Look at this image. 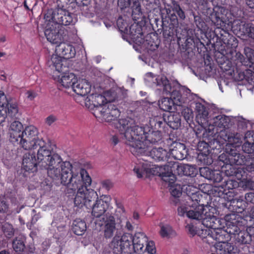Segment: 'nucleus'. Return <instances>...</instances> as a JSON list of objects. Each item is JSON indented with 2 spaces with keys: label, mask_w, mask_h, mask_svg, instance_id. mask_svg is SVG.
<instances>
[{
  "label": "nucleus",
  "mask_w": 254,
  "mask_h": 254,
  "mask_svg": "<svg viewBox=\"0 0 254 254\" xmlns=\"http://www.w3.org/2000/svg\"><path fill=\"white\" fill-rule=\"evenodd\" d=\"M62 171H50V175L54 181H60L61 184L66 186L68 193L71 190H77L74 203L76 206L81 208L91 207V202L97 198V192L87 187L91 184V179L85 169L75 168L69 161H65L61 166Z\"/></svg>",
  "instance_id": "nucleus-1"
},
{
  "label": "nucleus",
  "mask_w": 254,
  "mask_h": 254,
  "mask_svg": "<svg viewBox=\"0 0 254 254\" xmlns=\"http://www.w3.org/2000/svg\"><path fill=\"white\" fill-rule=\"evenodd\" d=\"M211 211L203 214L200 211H193L189 210L188 211V216L190 219L197 220H201L202 224L206 229H202V234L204 235L203 238L206 241L212 244V240L217 242L215 245L217 252L220 254H236L238 252L237 247L230 243L225 242L229 236L223 230L224 227V220L217 218L214 216V211L216 210L214 208L211 207Z\"/></svg>",
  "instance_id": "nucleus-2"
},
{
  "label": "nucleus",
  "mask_w": 254,
  "mask_h": 254,
  "mask_svg": "<svg viewBox=\"0 0 254 254\" xmlns=\"http://www.w3.org/2000/svg\"><path fill=\"white\" fill-rule=\"evenodd\" d=\"M116 126L121 134L124 135L123 138L125 143L130 147V151L135 155L145 153L150 144L161 139L160 132H150L148 127L136 125L131 118L120 119Z\"/></svg>",
  "instance_id": "nucleus-3"
},
{
  "label": "nucleus",
  "mask_w": 254,
  "mask_h": 254,
  "mask_svg": "<svg viewBox=\"0 0 254 254\" xmlns=\"http://www.w3.org/2000/svg\"><path fill=\"white\" fill-rule=\"evenodd\" d=\"M20 145L25 150H36L38 160L42 166L48 164L53 167L61 161V156L53 152L50 142L45 141L38 137V131L33 126L26 127L21 133Z\"/></svg>",
  "instance_id": "nucleus-4"
},
{
  "label": "nucleus",
  "mask_w": 254,
  "mask_h": 254,
  "mask_svg": "<svg viewBox=\"0 0 254 254\" xmlns=\"http://www.w3.org/2000/svg\"><path fill=\"white\" fill-rule=\"evenodd\" d=\"M163 180L168 182L169 185L170 186V191L173 197V199L172 201L176 205L179 199V198L182 194L183 190H186L187 196L186 197L185 201L182 202L181 205L178 208V214L180 216H186L190 218L188 216V211L189 210H192L193 211H200L203 214L211 211L210 209L211 207L207 206H204L203 203V197L199 192H195L190 193L189 191L190 189V186H187L183 185L182 187L180 185L174 184L175 177L173 174L170 175L168 176H164Z\"/></svg>",
  "instance_id": "nucleus-5"
},
{
  "label": "nucleus",
  "mask_w": 254,
  "mask_h": 254,
  "mask_svg": "<svg viewBox=\"0 0 254 254\" xmlns=\"http://www.w3.org/2000/svg\"><path fill=\"white\" fill-rule=\"evenodd\" d=\"M147 241L148 238L142 232H136L133 236L126 233L121 236L116 235L110 247L113 254H142Z\"/></svg>",
  "instance_id": "nucleus-6"
},
{
  "label": "nucleus",
  "mask_w": 254,
  "mask_h": 254,
  "mask_svg": "<svg viewBox=\"0 0 254 254\" xmlns=\"http://www.w3.org/2000/svg\"><path fill=\"white\" fill-rule=\"evenodd\" d=\"M146 80L149 82H152L154 85L162 87L163 92L170 95L174 104L181 106L187 102V98L185 94V90L181 87L177 81L170 83L166 76L159 75L154 77L151 73L147 74Z\"/></svg>",
  "instance_id": "nucleus-7"
},
{
  "label": "nucleus",
  "mask_w": 254,
  "mask_h": 254,
  "mask_svg": "<svg viewBox=\"0 0 254 254\" xmlns=\"http://www.w3.org/2000/svg\"><path fill=\"white\" fill-rule=\"evenodd\" d=\"M47 64L53 72V77L65 88L72 87L77 80L74 74L66 72L67 67L66 61L57 55H53Z\"/></svg>",
  "instance_id": "nucleus-8"
},
{
  "label": "nucleus",
  "mask_w": 254,
  "mask_h": 254,
  "mask_svg": "<svg viewBox=\"0 0 254 254\" xmlns=\"http://www.w3.org/2000/svg\"><path fill=\"white\" fill-rule=\"evenodd\" d=\"M39 162L38 157L37 156V158H36L35 153L27 152L25 153L23 155L22 168L26 171H31L32 172L37 171L38 167L41 169H45L47 171L48 176L52 179V177L50 175V171L52 170L56 171V169L61 172L62 171L61 166L63 164V163H64V161H63L62 158L61 157V161H59L56 165H53L52 166H53V167L50 166L51 164H48L46 167L42 166L40 165Z\"/></svg>",
  "instance_id": "nucleus-9"
},
{
  "label": "nucleus",
  "mask_w": 254,
  "mask_h": 254,
  "mask_svg": "<svg viewBox=\"0 0 254 254\" xmlns=\"http://www.w3.org/2000/svg\"><path fill=\"white\" fill-rule=\"evenodd\" d=\"M44 19L59 26L68 25L73 22L72 14L65 8H62L48 9L45 14Z\"/></svg>",
  "instance_id": "nucleus-10"
},
{
  "label": "nucleus",
  "mask_w": 254,
  "mask_h": 254,
  "mask_svg": "<svg viewBox=\"0 0 254 254\" xmlns=\"http://www.w3.org/2000/svg\"><path fill=\"white\" fill-rule=\"evenodd\" d=\"M120 115V112L113 104L109 103L104 106H100L94 111L96 118L107 122L115 121Z\"/></svg>",
  "instance_id": "nucleus-11"
},
{
  "label": "nucleus",
  "mask_w": 254,
  "mask_h": 254,
  "mask_svg": "<svg viewBox=\"0 0 254 254\" xmlns=\"http://www.w3.org/2000/svg\"><path fill=\"white\" fill-rule=\"evenodd\" d=\"M249 228L247 231H241L239 228L236 225H232L228 227L225 232L230 234L231 238H233L236 243L240 245L249 244L252 241V236L253 234L250 233Z\"/></svg>",
  "instance_id": "nucleus-12"
},
{
  "label": "nucleus",
  "mask_w": 254,
  "mask_h": 254,
  "mask_svg": "<svg viewBox=\"0 0 254 254\" xmlns=\"http://www.w3.org/2000/svg\"><path fill=\"white\" fill-rule=\"evenodd\" d=\"M61 26L51 21H45V35L48 41L53 44H58L63 40Z\"/></svg>",
  "instance_id": "nucleus-13"
},
{
  "label": "nucleus",
  "mask_w": 254,
  "mask_h": 254,
  "mask_svg": "<svg viewBox=\"0 0 254 254\" xmlns=\"http://www.w3.org/2000/svg\"><path fill=\"white\" fill-rule=\"evenodd\" d=\"M95 202L92 205V214L95 217H100L103 214L109 212L112 208L110 207L111 198L106 195H102L95 199Z\"/></svg>",
  "instance_id": "nucleus-14"
},
{
  "label": "nucleus",
  "mask_w": 254,
  "mask_h": 254,
  "mask_svg": "<svg viewBox=\"0 0 254 254\" xmlns=\"http://www.w3.org/2000/svg\"><path fill=\"white\" fill-rule=\"evenodd\" d=\"M141 166L135 167L133 169L138 178L149 177L151 175L160 176L161 175L160 167L152 164L147 160H144L141 163Z\"/></svg>",
  "instance_id": "nucleus-15"
},
{
  "label": "nucleus",
  "mask_w": 254,
  "mask_h": 254,
  "mask_svg": "<svg viewBox=\"0 0 254 254\" xmlns=\"http://www.w3.org/2000/svg\"><path fill=\"white\" fill-rule=\"evenodd\" d=\"M102 219L103 223L101 225L104 226V235L106 238H111L116 230L115 217L112 213L107 212L104 215Z\"/></svg>",
  "instance_id": "nucleus-16"
},
{
  "label": "nucleus",
  "mask_w": 254,
  "mask_h": 254,
  "mask_svg": "<svg viewBox=\"0 0 254 254\" xmlns=\"http://www.w3.org/2000/svg\"><path fill=\"white\" fill-rule=\"evenodd\" d=\"M56 46V51L61 56L64 58L61 57L63 60L66 61V64H67V59L72 58L74 57L75 55V50L74 48L71 45L67 44L64 42H61Z\"/></svg>",
  "instance_id": "nucleus-17"
},
{
  "label": "nucleus",
  "mask_w": 254,
  "mask_h": 254,
  "mask_svg": "<svg viewBox=\"0 0 254 254\" xmlns=\"http://www.w3.org/2000/svg\"><path fill=\"white\" fill-rule=\"evenodd\" d=\"M196 119L197 122L203 127L208 125V112L205 107L200 103L195 104Z\"/></svg>",
  "instance_id": "nucleus-18"
},
{
  "label": "nucleus",
  "mask_w": 254,
  "mask_h": 254,
  "mask_svg": "<svg viewBox=\"0 0 254 254\" xmlns=\"http://www.w3.org/2000/svg\"><path fill=\"white\" fill-rule=\"evenodd\" d=\"M72 89L77 95L84 96L90 92L91 85L86 79H80L76 81Z\"/></svg>",
  "instance_id": "nucleus-19"
},
{
  "label": "nucleus",
  "mask_w": 254,
  "mask_h": 254,
  "mask_svg": "<svg viewBox=\"0 0 254 254\" xmlns=\"http://www.w3.org/2000/svg\"><path fill=\"white\" fill-rule=\"evenodd\" d=\"M140 155L150 156L152 159L158 161L166 160L169 155L167 151L162 148H154L150 151L146 149V152Z\"/></svg>",
  "instance_id": "nucleus-20"
},
{
  "label": "nucleus",
  "mask_w": 254,
  "mask_h": 254,
  "mask_svg": "<svg viewBox=\"0 0 254 254\" xmlns=\"http://www.w3.org/2000/svg\"><path fill=\"white\" fill-rule=\"evenodd\" d=\"M23 129L22 124L18 121L12 122L9 130V139L12 142H17L21 138V131Z\"/></svg>",
  "instance_id": "nucleus-21"
},
{
  "label": "nucleus",
  "mask_w": 254,
  "mask_h": 254,
  "mask_svg": "<svg viewBox=\"0 0 254 254\" xmlns=\"http://www.w3.org/2000/svg\"><path fill=\"white\" fill-rule=\"evenodd\" d=\"M170 154L176 159L182 160L186 158L188 151L184 144L176 142L173 144Z\"/></svg>",
  "instance_id": "nucleus-22"
},
{
  "label": "nucleus",
  "mask_w": 254,
  "mask_h": 254,
  "mask_svg": "<svg viewBox=\"0 0 254 254\" xmlns=\"http://www.w3.org/2000/svg\"><path fill=\"white\" fill-rule=\"evenodd\" d=\"M229 122L228 117L224 115H219L211 119L210 123H208V126L216 127L221 130L228 127Z\"/></svg>",
  "instance_id": "nucleus-23"
},
{
  "label": "nucleus",
  "mask_w": 254,
  "mask_h": 254,
  "mask_svg": "<svg viewBox=\"0 0 254 254\" xmlns=\"http://www.w3.org/2000/svg\"><path fill=\"white\" fill-rule=\"evenodd\" d=\"M165 122L171 128H178L181 125L180 116L177 113L169 112L165 115Z\"/></svg>",
  "instance_id": "nucleus-24"
},
{
  "label": "nucleus",
  "mask_w": 254,
  "mask_h": 254,
  "mask_svg": "<svg viewBox=\"0 0 254 254\" xmlns=\"http://www.w3.org/2000/svg\"><path fill=\"white\" fill-rule=\"evenodd\" d=\"M200 173L202 176L208 180H213L218 182L222 180V177L219 173L213 171L207 167L200 168Z\"/></svg>",
  "instance_id": "nucleus-25"
},
{
  "label": "nucleus",
  "mask_w": 254,
  "mask_h": 254,
  "mask_svg": "<svg viewBox=\"0 0 254 254\" xmlns=\"http://www.w3.org/2000/svg\"><path fill=\"white\" fill-rule=\"evenodd\" d=\"M209 18L217 28H221L225 26V22L220 17L219 13L216 9L210 13Z\"/></svg>",
  "instance_id": "nucleus-26"
},
{
  "label": "nucleus",
  "mask_w": 254,
  "mask_h": 254,
  "mask_svg": "<svg viewBox=\"0 0 254 254\" xmlns=\"http://www.w3.org/2000/svg\"><path fill=\"white\" fill-rule=\"evenodd\" d=\"M238 80L246 79L250 84H254V72L251 69H246L245 71H240L238 73V77H236Z\"/></svg>",
  "instance_id": "nucleus-27"
},
{
  "label": "nucleus",
  "mask_w": 254,
  "mask_h": 254,
  "mask_svg": "<svg viewBox=\"0 0 254 254\" xmlns=\"http://www.w3.org/2000/svg\"><path fill=\"white\" fill-rule=\"evenodd\" d=\"M86 230V225L84 221L76 219L72 224V230L77 235H81Z\"/></svg>",
  "instance_id": "nucleus-28"
},
{
  "label": "nucleus",
  "mask_w": 254,
  "mask_h": 254,
  "mask_svg": "<svg viewBox=\"0 0 254 254\" xmlns=\"http://www.w3.org/2000/svg\"><path fill=\"white\" fill-rule=\"evenodd\" d=\"M92 99L94 108L93 109V114L94 115L95 110L100 106H104L108 104L106 103V99L105 97L101 94L93 95L90 97Z\"/></svg>",
  "instance_id": "nucleus-29"
},
{
  "label": "nucleus",
  "mask_w": 254,
  "mask_h": 254,
  "mask_svg": "<svg viewBox=\"0 0 254 254\" xmlns=\"http://www.w3.org/2000/svg\"><path fill=\"white\" fill-rule=\"evenodd\" d=\"M251 132H248L246 134L245 142L242 146V149L244 152L247 153H254V143L251 144L250 141L252 140L251 138Z\"/></svg>",
  "instance_id": "nucleus-30"
},
{
  "label": "nucleus",
  "mask_w": 254,
  "mask_h": 254,
  "mask_svg": "<svg viewBox=\"0 0 254 254\" xmlns=\"http://www.w3.org/2000/svg\"><path fill=\"white\" fill-rule=\"evenodd\" d=\"M174 105V102L171 97L163 98L159 103V107L161 110L169 112H170Z\"/></svg>",
  "instance_id": "nucleus-31"
},
{
  "label": "nucleus",
  "mask_w": 254,
  "mask_h": 254,
  "mask_svg": "<svg viewBox=\"0 0 254 254\" xmlns=\"http://www.w3.org/2000/svg\"><path fill=\"white\" fill-rule=\"evenodd\" d=\"M194 168L188 164H180L177 166V172L180 175L191 176Z\"/></svg>",
  "instance_id": "nucleus-32"
},
{
  "label": "nucleus",
  "mask_w": 254,
  "mask_h": 254,
  "mask_svg": "<svg viewBox=\"0 0 254 254\" xmlns=\"http://www.w3.org/2000/svg\"><path fill=\"white\" fill-rule=\"evenodd\" d=\"M160 234L162 237L169 238L176 235L175 232L170 225L168 224H161L160 225Z\"/></svg>",
  "instance_id": "nucleus-33"
},
{
  "label": "nucleus",
  "mask_w": 254,
  "mask_h": 254,
  "mask_svg": "<svg viewBox=\"0 0 254 254\" xmlns=\"http://www.w3.org/2000/svg\"><path fill=\"white\" fill-rule=\"evenodd\" d=\"M240 31L244 35L254 39V25L252 23H245L240 28Z\"/></svg>",
  "instance_id": "nucleus-34"
},
{
  "label": "nucleus",
  "mask_w": 254,
  "mask_h": 254,
  "mask_svg": "<svg viewBox=\"0 0 254 254\" xmlns=\"http://www.w3.org/2000/svg\"><path fill=\"white\" fill-rule=\"evenodd\" d=\"M7 117H16L18 112V107L16 102H8L7 105Z\"/></svg>",
  "instance_id": "nucleus-35"
},
{
  "label": "nucleus",
  "mask_w": 254,
  "mask_h": 254,
  "mask_svg": "<svg viewBox=\"0 0 254 254\" xmlns=\"http://www.w3.org/2000/svg\"><path fill=\"white\" fill-rule=\"evenodd\" d=\"M243 156L240 154L236 152V150L231 149L230 155L229 159L231 161V162L237 165H242L244 163Z\"/></svg>",
  "instance_id": "nucleus-36"
},
{
  "label": "nucleus",
  "mask_w": 254,
  "mask_h": 254,
  "mask_svg": "<svg viewBox=\"0 0 254 254\" xmlns=\"http://www.w3.org/2000/svg\"><path fill=\"white\" fill-rule=\"evenodd\" d=\"M230 54L232 56L231 60L232 62H234V64L236 65L239 64H245L244 57L241 53L234 51H231Z\"/></svg>",
  "instance_id": "nucleus-37"
},
{
  "label": "nucleus",
  "mask_w": 254,
  "mask_h": 254,
  "mask_svg": "<svg viewBox=\"0 0 254 254\" xmlns=\"http://www.w3.org/2000/svg\"><path fill=\"white\" fill-rule=\"evenodd\" d=\"M172 8L173 11L175 12L179 18L182 20L186 19V14L185 11L182 9L178 2L174 0L172 2Z\"/></svg>",
  "instance_id": "nucleus-38"
},
{
  "label": "nucleus",
  "mask_w": 254,
  "mask_h": 254,
  "mask_svg": "<svg viewBox=\"0 0 254 254\" xmlns=\"http://www.w3.org/2000/svg\"><path fill=\"white\" fill-rule=\"evenodd\" d=\"M131 8L132 14L136 15V18H139V16L142 15L140 0H132Z\"/></svg>",
  "instance_id": "nucleus-39"
},
{
  "label": "nucleus",
  "mask_w": 254,
  "mask_h": 254,
  "mask_svg": "<svg viewBox=\"0 0 254 254\" xmlns=\"http://www.w3.org/2000/svg\"><path fill=\"white\" fill-rule=\"evenodd\" d=\"M228 145H231L234 147L240 146L242 143L240 135L238 133H232V136L229 139Z\"/></svg>",
  "instance_id": "nucleus-40"
},
{
  "label": "nucleus",
  "mask_w": 254,
  "mask_h": 254,
  "mask_svg": "<svg viewBox=\"0 0 254 254\" xmlns=\"http://www.w3.org/2000/svg\"><path fill=\"white\" fill-rule=\"evenodd\" d=\"M197 149L199 154L206 157L209 154V145L204 141L199 142L197 144Z\"/></svg>",
  "instance_id": "nucleus-41"
},
{
  "label": "nucleus",
  "mask_w": 254,
  "mask_h": 254,
  "mask_svg": "<svg viewBox=\"0 0 254 254\" xmlns=\"http://www.w3.org/2000/svg\"><path fill=\"white\" fill-rule=\"evenodd\" d=\"M13 250L16 252H22L25 248V245L22 241L17 240V239L13 240L12 243Z\"/></svg>",
  "instance_id": "nucleus-42"
},
{
  "label": "nucleus",
  "mask_w": 254,
  "mask_h": 254,
  "mask_svg": "<svg viewBox=\"0 0 254 254\" xmlns=\"http://www.w3.org/2000/svg\"><path fill=\"white\" fill-rule=\"evenodd\" d=\"M2 231L5 236L11 238L14 234L13 228L11 224L5 223L2 226Z\"/></svg>",
  "instance_id": "nucleus-43"
},
{
  "label": "nucleus",
  "mask_w": 254,
  "mask_h": 254,
  "mask_svg": "<svg viewBox=\"0 0 254 254\" xmlns=\"http://www.w3.org/2000/svg\"><path fill=\"white\" fill-rule=\"evenodd\" d=\"M143 2L146 9L150 11L156 8L159 0H143Z\"/></svg>",
  "instance_id": "nucleus-44"
},
{
  "label": "nucleus",
  "mask_w": 254,
  "mask_h": 254,
  "mask_svg": "<svg viewBox=\"0 0 254 254\" xmlns=\"http://www.w3.org/2000/svg\"><path fill=\"white\" fill-rule=\"evenodd\" d=\"M145 252H147L148 253L151 254H154L156 253L154 243L153 241H147V243L145 245V247L144 248L143 253Z\"/></svg>",
  "instance_id": "nucleus-45"
},
{
  "label": "nucleus",
  "mask_w": 254,
  "mask_h": 254,
  "mask_svg": "<svg viewBox=\"0 0 254 254\" xmlns=\"http://www.w3.org/2000/svg\"><path fill=\"white\" fill-rule=\"evenodd\" d=\"M244 53L249 61L254 64V50L249 47H246L244 49Z\"/></svg>",
  "instance_id": "nucleus-46"
},
{
  "label": "nucleus",
  "mask_w": 254,
  "mask_h": 254,
  "mask_svg": "<svg viewBox=\"0 0 254 254\" xmlns=\"http://www.w3.org/2000/svg\"><path fill=\"white\" fill-rule=\"evenodd\" d=\"M232 133L229 132L226 129L220 130V137L225 142H229V139L232 136Z\"/></svg>",
  "instance_id": "nucleus-47"
},
{
  "label": "nucleus",
  "mask_w": 254,
  "mask_h": 254,
  "mask_svg": "<svg viewBox=\"0 0 254 254\" xmlns=\"http://www.w3.org/2000/svg\"><path fill=\"white\" fill-rule=\"evenodd\" d=\"M74 0H57V8H67V5L69 4L72 3Z\"/></svg>",
  "instance_id": "nucleus-48"
},
{
  "label": "nucleus",
  "mask_w": 254,
  "mask_h": 254,
  "mask_svg": "<svg viewBox=\"0 0 254 254\" xmlns=\"http://www.w3.org/2000/svg\"><path fill=\"white\" fill-rule=\"evenodd\" d=\"M165 122V116L162 117H156L151 120V123L153 124L154 123V126L155 127H160Z\"/></svg>",
  "instance_id": "nucleus-49"
},
{
  "label": "nucleus",
  "mask_w": 254,
  "mask_h": 254,
  "mask_svg": "<svg viewBox=\"0 0 254 254\" xmlns=\"http://www.w3.org/2000/svg\"><path fill=\"white\" fill-rule=\"evenodd\" d=\"M119 29L122 31H126L127 28V23L122 18H119L117 21Z\"/></svg>",
  "instance_id": "nucleus-50"
},
{
  "label": "nucleus",
  "mask_w": 254,
  "mask_h": 254,
  "mask_svg": "<svg viewBox=\"0 0 254 254\" xmlns=\"http://www.w3.org/2000/svg\"><path fill=\"white\" fill-rule=\"evenodd\" d=\"M7 118V110L6 107H0V124L4 122Z\"/></svg>",
  "instance_id": "nucleus-51"
},
{
  "label": "nucleus",
  "mask_w": 254,
  "mask_h": 254,
  "mask_svg": "<svg viewBox=\"0 0 254 254\" xmlns=\"http://www.w3.org/2000/svg\"><path fill=\"white\" fill-rule=\"evenodd\" d=\"M118 4L121 9H124L128 7L131 4L130 0H118Z\"/></svg>",
  "instance_id": "nucleus-52"
},
{
  "label": "nucleus",
  "mask_w": 254,
  "mask_h": 254,
  "mask_svg": "<svg viewBox=\"0 0 254 254\" xmlns=\"http://www.w3.org/2000/svg\"><path fill=\"white\" fill-rule=\"evenodd\" d=\"M8 103L7 98L4 92L0 91V107H5L4 105H7Z\"/></svg>",
  "instance_id": "nucleus-53"
},
{
  "label": "nucleus",
  "mask_w": 254,
  "mask_h": 254,
  "mask_svg": "<svg viewBox=\"0 0 254 254\" xmlns=\"http://www.w3.org/2000/svg\"><path fill=\"white\" fill-rule=\"evenodd\" d=\"M194 19L195 24L198 28L202 29L204 28L205 23L199 17L194 16Z\"/></svg>",
  "instance_id": "nucleus-54"
},
{
  "label": "nucleus",
  "mask_w": 254,
  "mask_h": 254,
  "mask_svg": "<svg viewBox=\"0 0 254 254\" xmlns=\"http://www.w3.org/2000/svg\"><path fill=\"white\" fill-rule=\"evenodd\" d=\"M130 32L132 36L135 35V33L140 34V28L137 25H132L130 27Z\"/></svg>",
  "instance_id": "nucleus-55"
},
{
  "label": "nucleus",
  "mask_w": 254,
  "mask_h": 254,
  "mask_svg": "<svg viewBox=\"0 0 254 254\" xmlns=\"http://www.w3.org/2000/svg\"><path fill=\"white\" fill-rule=\"evenodd\" d=\"M170 21L171 23L174 27H178L179 26V21L177 16L175 14H172L170 15Z\"/></svg>",
  "instance_id": "nucleus-56"
},
{
  "label": "nucleus",
  "mask_w": 254,
  "mask_h": 254,
  "mask_svg": "<svg viewBox=\"0 0 254 254\" xmlns=\"http://www.w3.org/2000/svg\"><path fill=\"white\" fill-rule=\"evenodd\" d=\"M26 95L28 99L30 101L33 100L37 96V94L32 91H27Z\"/></svg>",
  "instance_id": "nucleus-57"
},
{
  "label": "nucleus",
  "mask_w": 254,
  "mask_h": 254,
  "mask_svg": "<svg viewBox=\"0 0 254 254\" xmlns=\"http://www.w3.org/2000/svg\"><path fill=\"white\" fill-rule=\"evenodd\" d=\"M187 229L189 231L190 233L192 235H194L196 233V231L194 227L191 224H188L186 226Z\"/></svg>",
  "instance_id": "nucleus-58"
},
{
  "label": "nucleus",
  "mask_w": 254,
  "mask_h": 254,
  "mask_svg": "<svg viewBox=\"0 0 254 254\" xmlns=\"http://www.w3.org/2000/svg\"><path fill=\"white\" fill-rule=\"evenodd\" d=\"M8 208L7 204L4 201L0 202V212H5Z\"/></svg>",
  "instance_id": "nucleus-59"
},
{
  "label": "nucleus",
  "mask_w": 254,
  "mask_h": 254,
  "mask_svg": "<svg viewBox=\"0 0 254 254\" xmlns=\"http://www.w3.org/2000/svg\"><path fill=\"white\" fill-rule=\"evenodd\" d=\"M56 120L55 117L53 116H50L46 118V122L48 125H51L53 124Z\"/></svg>",
  "instance_id": "nucleus-60"
},
{
  "label": "nucleus",
  "mask_w": 254,
  "mask_h": 254,
  "mask_svg": "<svg viewBox=\"0 0 254 254\" xmlns=\"http://www.w3.org/2000/svg\"><path fill=\"white\" fill-rule=\"evenodd\" d=\"M254 197V193H247L245 195V198L248 201L252 202Z\"/></svg>",
  "instance_id": "nucleus-61"
},
{
  "label": "nucleus",
  "mask_w": 254,
  "mask_h": 254,
  "mask_svg": "<svg viewBox=\"0 0 254 254\" xmlns=\"http://www.w3.org/2000/svg\"><path fill=\"white\" fill-rule=\"evenodd\" d=\"M119 141V138L116 135H112L110 138V142L114 145H117Z\"/></svg>",
  "instance_id": "nucleus-62"
},
{
  "label": "nucleus",
  "mask_w": 254,
  "mask_h": 254,
  "mask_svg": "<svg viewBox=\"0 0 254 254\" xmlns=\"http://www.w3.org/2000/svg\"><path fill=\"white\" fill-rule=\"evenodd\" d=\"M103 187L107 190H109L112 187V184L109 181H104L103 182Z\"/></svg>",
  "instance_id": "nucleus-63"
},
{
  "label": "nucleus",
  "mask_w": 254,
  "mask_h": 254,
  "mask_svg": "<svg viewBox=\"0 0 254 254\" xmlns=\"http://www.w3.org/2000/svg\"><path fill=\"white\" fill-rule=\"evenodd\" d=\"M247 5L250 8H254V0H246Z\"/></svg>",
  "instance_id": "nucleus-64"
}]
</instances>
